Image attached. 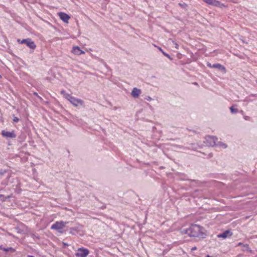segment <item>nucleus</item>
<instances>
[{"instance_id":"nucleus-26","label":"nucleus","mask_w":257,"mask_h":257,"mask_svg":"<svg viewBox=\"0 0 257 257\" xmlns=\"http://www.w3.org/2000/svg\"><path fill=\"white\" fill-rule=\"evenodd\" d=\"M197 249V247L196 246H194V247H193L192 248H191V251H193L195 250H196Z\"/></svg>"},{"instance_id":"nucleus-8","label":"nucleus","mask_w":257,"mask_h":257,"mask_svg":"<svg viewBox=\"0 0 257 257\" xmlns=\"http://www.w3.org/2000/svg\"><path fill=\"white\" fill-rule=\"evenodd\" d=\"M2 135L6 138H15L16 137V135L15 134L14 131L6 132L3 130L2 132Z\"/></svg>"},{"instance_id":"nucleus-3","label":"nucleus","mask_w":257,"mask_h":257,"mask_svg":"<svg viewBox=\"0 0 257 257\" xmlns=\"http://www.w3.org/2000/svg\"><path fill=\"white\" fill-rule=\"evenodd\" d=\"M18 42L21 44H25L28 47H29L31 49H35L36 47V45H35L34 41H32V40L30 38L23 39L21 41L20 39L18 40Z\"/></svg>"},{"instance_id":"nucleus-34","label":"nucleus","mask_w":257,"mask_h":257,"mask_svg":"<svg viewBox=\"0 0 257 257\" xmlns=\"http://www.w3.org/2000/svg\"><path fill=\"white\" fill-rule=\"evenodd\" d=\"M3 248H4V247H2V245H0V249H2V250H3Z\"/></svg>"},{"instance_id":"nucleus-9","label":"nucleus","mask_w":257,"mask_h":257,"mask_svg":"<svg viewBox=\"0 0 257 257\" xmlns=\"http://www.w3.org/2000/svg\"><path fill=\"white\" fill-rule=\"evenodd\" d=\"M232 233L229 230H226L223 232L220 233L217 235L218 238H226L228 237L231 236Z\"/></svg>"},{"instance_id":"nucleus-10","label":"nucleus","mask_w":257,"mask_h":257,"mask_svg":"<svg viewBox=\"0 0 257 257\" xmlns=\"http://www.w3.org/2000/svg\"><path fill=\"white\" fill-rule=\"evenodd\" d=\"M58 15L60 19L65 23H68L69 19L70 18L69 16L65 13L60 12Z\"/></svg>"},{"instance_id":"nucleus-12","label":"nucleus","mask_w":257,"mask_h":257,"mask_svg":"<svg viewBox=\"0 0 257 257\" xmlns=\"http://www.w3.org/2000/svg\"><path fill=\"white\" fill-rule=\"evenodd\" d=\"M80 230V226L79 225L77 227H71L70 228V233L72 235H75L78 233Z\"/></svg>"},{"instance_id":"nucleus-20","label":"nucleus","mask_w":257,"mask_h":257,"mask_svg":"<svg viewBox=\"0 0 257 257\" xmlns=\"http://www.w3.org/2000/svg\"><path fill=\"white\" fill-rule=\"evenodd\" d=\"M206 4L212 5L213 0H203Z\"/></svg>"},{"instance_id":"nucleus-22","label":"nucleus","mask_w":257,"mask_h":257,"mask_svg":"<svg viewBox=\"0 0 257 257\" xmlns=\"http://www.w3.org/2000/svg\"><path fill=\"white\" fill-rule=\"evenodd\" d=\"M13 121L15 122H18L19 121V118L16 116H14Z\"/></svg>"},{"instance_id":"nucleus-30","label":"nucleus","mask_w":257,"mask_h":257,"mask_svg":"<svg viewBox=\"0 0 257 257\" xmlns=\"http://www.w3.org/2000/svg\"><path fill=\"white\" fill-rule=\"evenodd\" d=\"M159 50H160L162 53H163V52H164V51H163V50L161 49V48L159 47Z\"/></svg>"},{"instance_id":"nucleus-1","label":"nucleus","mask_w":257,"mask_h":257,"mask_svg":"<svg viewBox=\"0 0 257 257\" xmlns=\"http://www.w3.org/2000/svg\"><path fill=\"white\" fill-rule=\"evenodd\" d=\"M182 232L192 237H198L203 234L201 226L197 224H192L188 228L183 229Z\"/></svg>"},{"instance_id":"nucleus-7","label":"nucleus","mask_w":257,"mask_h":257,"mask_svg":"<svg viewBox=\"0 0 257 257\" xmlns=\"http://www.w3.org/2000/svg\"><path fill=\"white\" fill-rule=\"evenodd\" d=\"M217 138L214 136H208L206 138V141L209 146H213L216 145Z\"/></svg>"},{"instance_id":"nucleus-17","label":"nucleus","mask_w":257,"mask_h":257,"mask_svg":"<svg viewBox=\"0 0 257 257\" xmlns=\"http://www.w3.org/2000/svg\"><path fill=\"white\" fill-rule=\"evenodd\" d=\"M230 110L231 113H236L238 112V109L236 108H234L233 106L230 107Z\"/></svg>"},{"instance_id":"nucleus-25","label":"nucleus","mask_w":257,"mask_h":257,"mask_svg":"<svg viewBox=\"0 0 257 257\" xmlns=\"http://www.w3.org/2000/svg\"><path fill=\"white\" fill-rule=\"evenodd\" d=\"M145 99H146V100H147L148 101H151L152 99V98L151 97L148 96H146L145 97Z\"/></svg>"},{"instance_id":"nucleus-15","label":"nucleus","mask_w":257,"mask_h":257,"mask_svg":"<svg viewBox=\"0 0 257 257\" xmlns=\"http://www.w3.org/2000/svg\"><path fill=\"white\" fill-rule=\"evenodd\" d=\"M3 250L5 251H6V252H8V251H11L12 252H14L15 251V249H14L13 248L10 247H8V248H5L4 247L3 248Z\"/></svg>"},{"instance_id":"nucleus-21","label":"nucleus","mask_w":257,"mask_h":257,"mask_svg":"<svg viewBox=\"0 0 257 257\" xmlns=\"http://www.w3.org/2000/svg\"><path fill=\"white\" fill-rule=\"evenodd\" d=\"M7 172V170H0V176L4 175Z\"/></svg>"},{"instance_id":"nucleus-35","label":"nucleus","mask_w":257,"mask_h":257,"mask_svg":"<svg viewBox=\"0 0 257 257\" xmlns=\"http://www.w3.org/2000/svg\"><path fill=\"white\" fill-rule=\"evenodd\" d=\"M27 257H35V256H34L33 255H28Z\"/></svg>"},{"instance_id":"nucleus-36","label":"nucleus","mask_w":257,"mask_h":257,"mask_svg":"<svg viewBox=\"0 0 257 257\" xmlns=\"http://www.w3.org/2000/svg\"><path fill=\"white\" fill-rule=\"evenodd\" d=\"M64 92H65L64 90H62V91H61V93H64Z\"/></svg>"},{"instance_id":"nucleus-11","label":"nucleus","mask_w":257,"mask_h":257,"mask_svg":"<svg viewBox=\"0 0 257 257\" xmlns=\"http://www.w3.org/2000/svg\"><path fill=\"white\" fill-rule=\"evenodd\" d=\"M141 94V90L137 87L134 88L131 92L132 96L134 98H138Z\"/></svg>"},{"instance_id":"nucleus-14","label":"nucleus","mask_w":257,"mask_h":257,"mask_svg":"<svg viewBox=\"0 0 257 257\" xmlns=\"http://www.w3.org/2000/svg\"><path fill=\"white\" fill-rule=\"evenodd\" d=\"M80 49L77 46L74 47L72 50V52L76 55H79Z\"/></svg>"},{"instance_id":"nucleus-13","label":"nucleus","mask_w":257,"mask_h":257,"mask_svg":"<svg viewBox=\"0 0 257 257\" xmlns=\"http://www.w3.org/2000/svg\"><path fill=\"white\" fill-rule=\"evenodd\" d=\"M212 5L215 6V7H221L222 6L225 7V6L223 4H221L220 2L216 1V0H213Z\"/></svg>"},{"instance_id":"nucleus-32","label":"nucleus","mask_w":257,"mask_h":257,"mask_svg":"<svg viewBox=\"0 0 257 257\" xmlns=\"http://www.w3.org/2000/svg\"><path fill=\"white\" fill-rule=\"evenodd\" d=\"M2 197H4V195H2V194H0V199H1Z\"/></svg>"},{"instance_id":"nucleus-27","label":"nucleus","mask_w":257,"mask_h":257,"mask_svg":"<svg viewBox=\"0 0 257 257\" xmlns=\"http://www.w3.org/2000/svg\"><path fill=\"white\" fill-rule=\"evenodd\" d=\"M37 97L40 99V100L41 101H42L43 100V98H42L41 97H40V96H39V95H38V96H37Z\"/></svg>"},{"instance_id":"nucleus-29","label":"nucleus","mask_w":257,"mask_h":257,"mask_svg":"<svg viewBox=\"0 0 257 257\" xmlns=\"http://www.w3.org/2000/svg\"><path fill=\"white\" fill-rule=\"evenodd\" d=\"M34 94L35 95H36L37 97L38 96V93H36V92H34Z\"/></svg>"},{"instance_id":"nucleus-5","label":"nucleus","mask_w":257,"mask_h":257,"mask_svg":"<svg viewBox=\"0 0 257 257\" xmlns=\"http://www.w3.org/2000/svg\"><path fill=\"white\" fill-rule=\"evenodd\" d=\"M207 66L210 68L218 69L221 70L223 73H225L226 71L225 67L218 63L214 64L212 65L211 63L208 62L207 64Z\"/></svg>"},{"instance_id":"nucleus-23","label":"nucleus","mask_w":257,"mask_h":257,"mask_svg":"<svg viewBox=\"0 0 257 257\" xmlns=\"http://www.w3.org/2000/svg\"><path fill=\"white\" fill-rule=\"evenodd\" d=\"M163 54H164V56H165L169 58L170 59H171V60L172 59V58H171L170 56L168 54H167V53H165L164 52H163Z\"/></svg>"},{"instance_id":"nucleus-6","label":"nucleus","mask_w":257,"mask_h":257,"mask_svg":"<svg viewBox=\"0 0 257 257\" xmlns=\"http://www.w3.org/2000/svg\"><path fill=\"white\" fill-rule=\"evenodd\" d=\"M70 102L75 106H78L79 105L84 106V101L82 100L75 98L74 97L71 98Z\"/></svg>"},{"instance_id":"nucleus-28","label":"nucleus","mask_w":257,"mask_h":257,"mask_svg":"<svg viewBox=\"0 0 257 257\" xmlns=\"http://www.w3.org/2000/svg\"><path fill=\"white\" fill-rule=\"evenodd\" d=\"M84 52L80 49V51L79 52V55H80V54H84Z\"/></svg>"},{"instance_id":"nucleus-2","label":"nucleus","mask_w":257,"mask_h":257,"mask_svg":"<svg viewBox=\"0 0 257 257\" xmlns=\"http://www.w3.org/2000/svg\"><path fill=\"white\" fill-rule=\"evenodd\" d=\"M66 224V222H65L63 221L59 222L57 221L51 226V228L52 229H55L60 233H62L63 231H62V229L64 228Z\"/></svg>"},{"instance_id":"nucleus-19","label":"nucleus","mask_w":257,"mask_h":257,"mask_svg":"<svg viewBox=\"0 0 257 257\" xmlns=\"http://www.w3.org/2000/svg\"><path fill=\"white\" fill-rule=\"evenodd\" d=\"M243 247H244V250H248L250 252H251V250L250 249L249 245L247 244H244Z\"/></svg>"},{"instance_id":"nucleus-18","label":"nucleus","mask_w":257,"mask_h":257,"mask_svg":"<svg viewBox=\"0 0 257 257\" xmlns=\"http://www.w3.org/2000/svg\"><path fill=\"white\" fill-rule=\"evenodd\" d=\"M65 97L68 100H69V101H70V100L71 99V98H72L73 97V96H72V95H71L70 94H68V93H66L65 94Z\"/></svg>"},{"instance_id":"nucleus-31","label":"nucleus","mask_w":257,"mask_h":257,"mask_svg":"<svg viewBox=\"0 0 257 257\" xmlns=\"http://www.w3.org/2000/svg\"><path fill=\"white\" fill-rule=\"evenodd\" d=\"M242 244V243L241 242H239V243H238V245L240 246V245H241Z\"/></svg>"},{"instance_id":"nucleus-24","label":"nucleus","mask_w":257,"mask_h":257,"mask_svg":"<svg viewBox=\"0 0 257 257\" xmlns=\"http://www.w3.org/2000/svg\"><path fill=\"white\" fill-rule=\"evenodd\" d=\"M172 42L175 45V48L178 49L179 48V45H178V44L174 41H172Z\"/></svg>"},{"instance_id":"nucleus-16","label":"nucleus","mask_w":257,"mask_h":257,"mask_svg":"<svg viewBox=\"0 0 257 257\" xmlns=\"http://www.w3.org/2000/svg\"><path fill=\"white\" fill-rule=\"evenodd\" d=\"M216 145L219 146L220 147H222L223 148H226L227 147V145L225 144H224L222 142H217Z\"/></svg>"},{"instance_id":"nucleus-4","label":"nucleus","mask_w":257,"mask_h":257,"mask_svg":"<svg viewBox=\"0 0 257 257\" xmlns=\"http://www.w3.org/2000/svg\"><path fill=\"white\" fill-rule=\"evenodd\" d=\"M89 253V251L88 249L81 247L78 249L75 255L76 257H86Z\"/></svg>"},{"instance_id":"nucleus-33","label":"nucleus","mask_w":257,"mask_h":257,"mask_svg":"<svg viewBox=\"0 0 257 257\" xmlns=\"http://www.w3.org/2000/svg\"><path fill=\"white\" fill-rule=\"evenodd\" d=\"M63 244H64V245H67V246L68 245V244H67L66 243H64V242H63Z\"/></svg>"}]
</instances>
